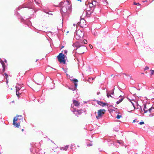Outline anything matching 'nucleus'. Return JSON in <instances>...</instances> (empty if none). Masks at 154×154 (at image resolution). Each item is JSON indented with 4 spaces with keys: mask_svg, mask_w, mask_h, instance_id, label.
Instances as JSON below:
<instances>
[{
    "mask_svg": "<svg viewBox=\"0 0 154 154\" xmlns=\"http://www.w3.org/2000/svg\"><path fill=\"white\" fill-rule=\"evenodd\" d=\"M20 120H21L22 121L23 120V116L21 115H17L13 120V125L15 127L19 128L20 126V122H18L17 123L16 122Z\"/></svg>",
    "mask_w": 154,
    "mask_h": 154,
    "instance_id": "nucleus-1",
    "label": "nucleus"
},
{
    "mask_svg": "<svg viewBox=\"0 0 154 154\" xmlns=\"http://www.w3.org/2000/svg\"><path fill=\"white\" fill-rule=\"evenodd\" d=\"M130 102L128 103L127 106V109L130 111L133 110L135 108V105H137V103L134 100H132L131 101L129 100Z\"/></svg>",
    "mask_w": 154,
    "mask_h": 154,
    "instance_id": "nucleus-2",
    "label": "nucleus"
},
{
    "mask_svg": "<svg viewBox=\"0 0 154 154\" xmlns=\"http://www.w3.org/2000/svg\"><path fill=\"white\" fill-rule=\"evenodd\" d=\"M77 48L76 49L77 51L79 54H82L87 50V48L84 46H78L76 45Z\"/></svg>",
    "mask_w": 154,
    "mask_h": 154,
    "instance_id": "nucleus-3",
    "label": "nucleus"
},
{
    "mask_svg": "<svg viewBox=\"0 0 154 154\" xmlns=\"http://www.w3.org/2000/svg\"><path fill=\"white\" fill-rule=\"evenodd\" d=\"M65 56L62 53H60L57 56L58 60L61 63L65 64L66 63V60L65 59Z\"/></svg>",
    "mask_w": 154,
    "mask_h": 154,
    "instance_id": "nucleus-4",
    "label": "nucleus"
},
{
    "mask_svg": "<svg viewBox=\"0 0 154 154\" xmlns=\"http://www.w3.org/2000/svg\"><path fill=\"white\" fill-rule=\"evenodd\" d=\"M84 35V32L80 30H78L76 31L75 38L77 39H79L82 38Z\"/></svg>",
    "mask_w": 154,
    "mask_h": 154,
    "instance_id": "nucleus-5",
    "label": "nucleus"
},
{
    "mask_svg": "<svg viewBox=\"0 0 154 154\" xmlns=\"http://www.w3.org/2000/svg\"><path fill=\"white\" fill-rule=\"evenodd\" d=\"M153 109L154 107H153L149 108L148 106H147L146 105H144L143 110L144 111V113L150 114L151 112V111Z\"/></svg>",
    "mask_w": 154,
    "mask_h": 154,
    "instance_id": "nucleus-6",
    "label": "nucleus"
},
{
    "mask_svg": "<svg viewBox=\"0 0 154 154\" xmlns=\"http://www.w3.org/2000/svg\"><path fill=\"white\" fill-rule=\"evenodd\" d=\"M106 110L104 109H100L98 110V115L96 116V118L97 119H99L104 114Z\"/></svg>",
    "mask_w": 154,
    "mask_h": 154,
    "instance_id": "nucleus-7",
    "label": "nucleus"
},
{
    "mask_svg": "<svg viewBox=\"0 0 154 154\" xmlns=\"http://www.w3.org/2000/svg\"><path fill=\"white\" fill-rule=\"evenodd\" d=\"M78 24L82 27H83L85 26L86 25V22L83 19L81 20L80 22H79L78 23Z\"/></svg>",
    "mask_w": 154,
    "mask_h": 154,
    "instance_id": "nucleus-8",
    "label": "nucleus"
},
{
    "mask_svg": "<svg viewBox=\"0 0 154 154\" xmlns=\"http://www.w3.org/2000/svg\"><path fill=\"white\" fill-rule=\"evenodd\" d=\"M94 9H89L87 10L86 11V15L88 17H89L91 14V13L93 11Z\"/></svg>",
    "mask_w": 154,
    "mask_h": 154,
    "instance_id": "nucleus-9",
    "label": "nucleus"
},
{
    "mask_svg": "<svg viewBox=\"0 0 154 154\" xmlns=\"http://www.w3.org/2000/svg\"><path fill=\"white\" fill-rule=\"evenodd\" d=\"M73 103L74 105L78 107L80 105V103L76 100H73Z\"/></svg>",
    "mask_w": 154,
    "mask_h": 154,
    "instance_id": "nucleus-10",
    "label": "nucleus"
},
{
    "mask_svg": "<svg viewBox=\"0 0 154 154\" xmlns=\"http://www.w3.org/2000/svg\"><path fill=\"white\" fill-rule=\"evenodd\" d=\"M71 80L73 81L74 83L75 88H76L78 85L77 82H78V80L76 79H72Z\"/></svg>",
    "mask_w": 154,
    "mask_h": 154,
    "instance_id": "nucleus-11",
    "label": "nucleus"
},
{
    "mask_svg": "<svg viewBox=\"0 0 154 154\" xmlns=\"http://www.w3.org/2000/svg\"><path fill=\"white\" fill-rule=\"evenodd\" d=\"M119 98H120V99H119V100L117 101L116 103L117 104H119L120 103H121L124 99V97L123 96H122V95H120L119 96Z\"/></svg>",
    "mask_w": 154,
    "mask_h": 154,
    "instance_id": "nucleus-12",
    "label": "nucleus"
},
{
    "mask_svg": "<svg viewBox=\"0 0 154 154\" xmlns=\"http://www.w3.org/2000/svg\"><path fill=\"white\" fill-rule=\"evenodd\" d=\"M0 63L2 64L3 67V71L4 72L5 70V65L4 62L2 60L0 61Z\"/></svg>",
    "mask_w": 154,
    "mask_h": 154,
    "instance_id": "nucleus-13",
    "label": "nucleus"
},
{
    "mask_svg": "<svg viewBox=\"0 0 154 154\" xmlns=\"http://www.w3.org/2000/svg\"><path fill=\"white\" fill-rule=\"evenodd\" d=\"M68 147V145L65 146L64 145H63V146H62L60 147V149H63V150H66Z\"/></svg>",
    "mask_w": 154,
    "mask_h": 154,
    "instance_id": "nucleus-14",
    "label": "nucleus"
},
{
    "mask_svg": "<svg viewBox=\"0 0 154 154\" xmlns=\"http://www.w3.org/2000/svg\"><path fill=\"white\" fill-rule=\"evenodd\" d=\"M93 2H95V1H94L92 2V3H90L89 4V7L90 8H89V9H94V8H93V7L94 6V4L93 3Z\"/></svg>",
    "mask_w": 154,
    "mask_h": 154,
    "instance_id": "nucleus-15",
    "label": "nucleus"
},
{
    "mask_svg": "<svg viewBox=\"0 0 154 154\" xmlns=\"http://www.w3.org/2000/svg\"><path fill=\"white\" fill-rule=\"evenodd\" d=\"M72 145V146H71V149H76L78 148L79 147V145L76 146V145Z\"/></svg>",
    "mask_w": 154,
    "mask_h": 154,
    "instance_id": "nucleus-16",
    "label": "nucleus"
},
{
    "mask_svg": "<svg viewBox=\"0 0 154 154\" xmlns=\"http://www.w3.org/2000/svg\"><path fill=\"white\" fill-rule=\"evenodd\" d=\"M16 91H19L21 88V87L19 85H18V86H16Z\"/></svg>",
    "mask_w": 154,
    "mask_h": 154,
    "instance_id": "nucleus-17",
    "label": "nucleus"
},
{
    "mask_svg": "<svg viewBox=\"0 0 154 154\" xmlns=\"http://www.w3.org/2000/svg\"><path fill=\"white\" fill-rule=\"evenodd\" d=\"M21 94V93H19V91H16V95L18 97H19V96Z\"/></svg>",
    "mask_w": 154,
    "mask_h": 154,
    "instance_id": "nucleus-18",
    "label": "nucleus"
},
{
    "mask_svg": "<svg viewBox=\"0 0 154 154\" xmlns=\"http://www.w3.org/2000/svg\"><path fill=\"white\" fill-rule=\"evenodd\" d=\"M82 111L83 110L82 109L78 110H77V112L78 114L80 115L82 113Z\"/></svg>",
    "mask_w": 154,
    "mask_h": 154,
    "instance_id": "nucleus-19",
    "label": "nucleus"
},
{
    "mask_svg": "<svg viewBox=\"0 0 154 154\" xmlns=\"http://www.w3.org/2000/svg\"><path fill=\"white\" fill-rule=\"evenodd\" d=\"M103 3L104 5H106L108 4V2L106 0H104L103 1Z\"/></svg>",
    "mask_w": 154,
    "mask_h": 154,
    "instance_id": "nucleus-20",
    "label": "nucleus"
},
{
    "mask_svg": "<svg viewBox=\"0 0 154 154\" xmlns=\"http://www.w3.org/2000/svg\"><path fill=\"white\" fill-rule=\"evenodd\" d=\"M122 117V116L121 115H118L116 117V118L117 119H120L121 117Z\"/></svg>",
    "mask_w": 154,
    "mask_h": 154,
    "instance_id": "nucleus-21",
    "label": "nucleus"
},
{
    "mask_svg": "<svg viewBox=\"0 0 154 154\" xmlns=\"http://www.w3.org/2000/svg\"><path fill=\"white\" fill-rule=\"evenodd\" d=\"M5 76H6V79H7V82H8V80H7V78L8 77V74H7L6 73H5Z\"/></svg>",
    "mask_w": 154,
    "mask_h": 154,
    "instance_id": "nucleus-22",
    "label": "nucleus"
},
{
    "mask_svg": "<svg viewBox=\"0 0 154 154\" xmlns=\"http://www.w3.org/2000/svg\"><path fill=\"white\" fill-rule=\"evenodd\" d=\"M111 94H109L108 93H107V96L109 98V97H112L111 96Z\"/></svg>",
    "mask_w": 154,
    "mask_h": 154,
    "instance_id": "nucleus-23",
    "label": "nucleus"
},
{
    "mask_svg": "<svg viewBox=\"0 0 154 154\" xmlns=\"http://www.w3.org/2000/svg\"><path fill=\"white\" fill-rule=\"evenodd\" d=\"M134 5H140V4L139 3H136L135 2H134Z\"/></svg>",
    "mask_w": 154,
    "mask_h": 154,
    "instance_id": "nucleus-24",
    "label": "nucleus"
},
{
    "mask_svg": "<svg viewBox=\"0 0 154 154\" xmlns=\"http://www.w3.org/2000/svg\"><path fill=\"white\" fill-rule=\"evenodd\" d=\"M151 75H152L154 73V70H151Z\"/></svg>",
    "mask_w": 154,
    "mask_h": 154,
    "instance_id": "nucleus-25",
    "label": "nucleus"
},
{
    "mask_svg": "<svg viewBox=\"0 0 154 154\" xmlns=\"http://www.w3.org/2000/svg\"><path fill=\"white\" fill-rule=\"evenodd\" d=\"M98 103L99 105L102 106L103 104V102H102L100 101L98 102Z\"/></svg>",
    "mask_w": 154,
    "mask_h": 154,
    "instance_id": "nucleus-26",
    "label": "nucleus"
},
{
    "mask_svg": "<svg viewBox=\"0 0 154 154\" xmlns=\"http://www.w3.org/2000/svg\"><path fill=\"white\" fill-rule=\"evenodd\" d=\"M107 104V103H103V104H102V106H103L105 105H106Z\"/></svg>",
    "mask_w": 154,
    "mask_h": 154,
    "instance_id": "nucleus-27",
    "label": "nucleus"
},
{
    "mask_svg": "<svg viewBox=\"0 0 154 154\" xmlns=\"http://www.w3.org/2000/svg\"><path fill=\"white\" fill-rule=\"evenodd\" d=\"M84 43L85 44H86L87 43V41L85 39L83 41Z\"/></svg>",
    "mask_w": 154,
    "mask_h": 154,
    "instance_id": "nucleus-28",
    "label": "nucleus"
},
{
    "mask_svg": "<svg viewBox=\"0 0 154 154\" xmlns=\"http://www.w3.org/2000/svg\"><path fill=\"white\" fill-rule=\"evenodd\" d=\"M144 122H140L139 123V124L140 125H143V124H144Z\"/></svg>",
    "mask_w": 154,
    "mask_h": 154,
    "instance_id": "nucleus-29",
    "label": "nucleus"
},
{
    "mask_svg": "<svg viewBox=\"0 0 154 154\" xmlns=\"http://www.w3.org/2000/svg\"><path fill=\"white\" fill-rule=\"evenodd\" d=\"M149 69V68L148 66H146L145 69H144V70H146V69Z\"/></svg>",
    "mask_w": 154,
    "mask_h": 154,
    "instance_id": "nucleus-30",
    "label": "nucleus"
},
{
    "mask_svg": "<svg viewBox=\"0 0 154 154\" xmlns=\"http://www.w3.org/2000/svg\"><path fill=\"white\" fill-rule=\"evenodd\" d=\"M63 52L64 54H66L67 53V51L66 50H65L63 51Z\"/></svg>",
    "mask_w": 154,
    "mask_h": 154,
    "instance_id": "nucleus-31",
    "label": "nucleus"
},
{
    "mask_svg": "<svg viewBox=\"0 0 154 154\" xmlns=\"http://www.w3.org/2000/svg\"><path fill=\"white\" fill-rule=\"evenodd\" d=\"M72 111L73 112H75L77 111L76 110V109H74Z\"/></svg>",
    "mask_w": 154,
    "mask_h": 154,
    "instance_id": "nucleus-32",
    "label": "nucleus"
},
{
    "mask_svg": "<svg viewBox=\"0 0 154 154\" xmlns=\"http://www.w3.org/2000/svg\"><path fill=\"white\" fill-rule=\"evenodd\" d=\"M63 2H60V5L62 6L63 5Z\"/></svg>",
    "mask_w": 154,
    "mask_h": 154,
    "instance_id": "nucleus-33",
    "label": "nucleus"
},
{
    "mask_svg": "<svg viewBox=\"0 0 154 154\" xmlns=\"http://www.w3.org/2000/svg\"><path fill=\"white\" fill-rule=\"evenodd\" d=\"M89 46L91 48H93V46L91 45L90 44L89 45Z\"/></svg>",
    "mask_w": 154,
    "mask_h": 154,
    "instance_id": "nucleus-34",
    "label": "nucleus"
},
{
    "mask_svg": "<svg viewBox=\"0 0 154 154\" xmlns=\"http://www.w3.org/2000/svg\"><path fill=\"white\" fill-rule=\"evenodd\" d=\"M114 89H113V91L111 93H110L111 94H114Z\"/></svg>",
    "mask_w": 154,
    "mask_h": 154,
    "instance_id": "nucleus-35",
    "label": "nucleus"
},
{
    "mask_svg": "<svg viewBox=\"0 0 154 154\" xmlns=\"http://www.w3.org/2000/svg\"><path fill=\"white\" fill-rule=\"evenodd\" d=\"M117 143H119V144H121L122 143L119 141H117Z\"/></svg>",
    "mask_w": 154,
    "mask_h": 154,
    "instance_id": "nucleus-36",
    "label": "nucleus"
},
{
    "mask_svg": "<svg viewBox=\"0 0 154 154\" xmlns=\"http://www.w3.org/2000/svg\"><path fill=\"white\" fill-rule=\"evenodd\" d=\"M96 2H93V3L94 4V5L95 6L96 5Z\"/></svg>",
    "mask_w": 154,
    "mask_h": 154,
    "instance_id": "nucleus-37",
    "label": "nucleus"
},
{
    "mask_svg": "<svg viewBox=\"0 0 154 154\" xmlns=\"http://www.w3.org/2000/svg\"><path fill=\"white\" fill-rule=\"evenodd\" d=\"M100 94V92H98L97 93V95H99V94Z\"/></svg>",
    "mask_w": 154,
    "mask_h": 154,
    "instance_id": "nucleus-38",
    "label": "nucleus"
},
{
    "mask_svg": "<svg viewBox=\"0 0 154 154\" xmlns=\"http://www.w3.org/2000/svg\"><path fill=\"white\" fill-rule=\"evenodd\" d=\"M136 121V120L135 119L133 120V122H135Z\"/></svg>",
    "mask_w": 154,
    "mask_h": 154,
    "instance_id": "nucleus-39",
    "label": "nucleus"
},
{
    "mask_svg": "<svg viewBox=\"0 0 154 154\" xmlns=\"http://www.w3.org/2000/svg\"><path fill=\"white\" fill-rule=\"evenodd\" d=\"M21 130L22 131H24V129H22Z\"/></svg>",
    "mask_w": 154,
    "mask_h": 154,
    "instance_id": "nucleus-40",
    "label": "nucleus"
},
{
    "mask_svg": "<svg viewBox=\"0 0 154 154\" xmlns=\"http://www.w3.org/2000/svg\"><path fill=\"white\" fill-rule=\"evenodd\" d=\"M46 13L48 14H49V12H47Z\"/></svg>",
    "mask_w": 154,
    "mask_h": 154,
    "instance_id": "nucleus-41",
    "label": "nucleus"
},
{
    "mask_svg": "<svg viewBox=\"0 0 154 154\" xmlns=\"http://www.w3.org/2000/svg\"><path fill=\"white\" fill-rule=\"evenodd\" d=\"M64 47V46H63L62 47V48H63Z\"/></svg>",
    "mask_w": 154,
    "mask_h": 154,
    "instance_id": "nucleus-42",
    "label": "nucleus"
},
{
    "mask_svg": "<svg viewBox=\"0 0 154 154\" xmlns=\"http://www.w3.org/2000/svg\"><path fill=\"white\" fill-rule=\"evenodd\" d=\"M140 108H141V106H139Z\"/></svg>",
    "mask_w": 154,
    "mask_h": 154,
    "instance_id": "nucleus-43",
    "label": "nucleus"
},
{
    "mask_svg": "<svg viewBox=\"0 0 154 154\" xmlns=\"http://www.w3.org/2000/svg\"><path fill=\"white\" fill-rule=\"evenodd\" d=\"M5 62H6V60H5Z\"/></svg>",
    "mask_w": 154,
    "mask_h": 154,
    "instance_id": "nucleus-44",
    "label": "nucleus"
},
{
    "mask_svg": "<svg viewBox=\"0 0 154 154\" xmlns=\"http://www.w3.org/2000/svg\"><path fill=\"white\" fill-rule=\"evenodd\" d=\"M135 154H137V153Z\"/></svg>",
    "mask_w": 154,
    "mask_h": 154,
    "instance_id": "nucleus-45",
    "label": "nucleus"
}]
</instances>
